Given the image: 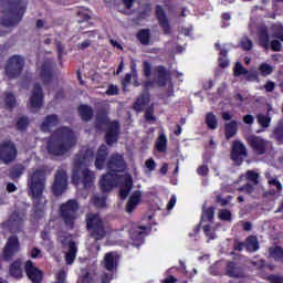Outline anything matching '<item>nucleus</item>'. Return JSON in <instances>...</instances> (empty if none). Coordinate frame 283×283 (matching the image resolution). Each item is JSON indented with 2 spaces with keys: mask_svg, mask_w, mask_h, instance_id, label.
Wrapping results in <instances>:
<instances>
[{
  "mask_svg": "<svg viewBox=\"0 0 283 283\" xmlns=\"http://www.w3.org/2000/svg\"><path fill=\"white\" fill-rule=\"evenodd\" d=\"M45 171L36 169L28 179L29 196L32 200L33 219L41 220L45 214L46 198L43 195L45 190Z\"/></svg>",
  "mask_w": 283,
  "mask_h": 283,
  "instance_id": "nucleus-1",
  "label": "nucleus"
},
{
  "mask_svg": "<svg viewBox=\"0 0 283 283\" xmlns=\"http://www.w3.org/2000/svg\"><path fill=\"white\" fill-rule=\"evenodd\" d=\"M76 142L69 126H60L46 138V151L53 157H63L76 146Z\"/></svg>",
  "mask_w": 283,
  "mask_h": 283,
  "instance_id": "nucleus-2",
  "label": "nucleus"
},
{
  "mask_svg": "<svg viewBox=\"0 0 283 283\" xmlns=\"http://www.w3.org/2000/svg\"><path fill=\"white\" fill-rule=\"evenodd\" d=\"M119 185V198L126 199L128 198L132 189H133V178L130 175L114 174L106 172L99 179V189L102 192H111Z\"/></svg>",
  "mask_w": 283,
  "mask_h": 283,
  "instance_id": "nucleus-3",
  "label": "nucleus"
},
{
  "mask_svg": "<svg viewBox=\"0 0 283 283\" xmlns=\"http://www.w3.org/2000/svg\"><path fill=\"white\" fill-rule=\"evenodd\" d=\"M107 156H109V149L105 144H102L96 151V157L94 159V167L97 170H102L105 168V165H106L108 169V174L116 175V174L124 172V170L127 168V164H125L123 155L114 154L108 158V161L106 164Z\"/></svg>",
  "mask_w": 283,
  "mask_h": 283,
  "instance_id": "nucleus-4",
  "label": "nucleus"
},
{
  "mask_svg": "<svg viewBox=\"0 0 283 283\" xmlns=\"http://www.w3.org/2000/svg\"><path fill=\"white\" fill-rule=\"evenodd\" d=\"M104 126H108L105 134L106 145L112 147L118 143L120 124L118 120L111 122L108 113L105 108H102L96 115L95 127L97 130H103Z\"/></svg>",
  "mask_w": 283,
  "mask_h": 283,
  "instance_id": "nucleus-5",
  "label": "nucleus"
},
{
  "mask_svg": "<svg viewBox=\"0 0 283 283\" xmlns=\"http://www.w3.org/2000/svg\"><path fill=\"white\" fill-rule=\"evenodd\" d=\"M9 8L3 11L4 15L0 18V24L3 28H14L24 18L27 6L22 0H8Z\"/></svg>",
  "mask_w": 283,
  "mask_h": 283,
  "instance_id": "nucleus-6",
  "label": "nucleus"
},
{
  "mask_svg": "<svg viewBox=\"0 0 283 283\" xmlns=\"http://www.w3.org/2000/svg\"><path fill=\"white\" fill-rule=\"evenodd\" d=\"M85 229L90 232L91 238L102 241L106 237L105 223L98 213H87L85 216Z\"/></svg>",
  "mask_w": 283,
  "mask_h": 283,
  "instance_id": "nucleus-7",
  "label": "nucleus"
},
{
  "mask_svg": "<svg viewBox=\"0 0 283 283\" xmlns=\"http://www.w3.org/2000/svg\"><path fill=\"white\" fill-rule=\"evenodd\" d=\"M78 209H80V205L76 199H71L60 205V208H59L60 217L62 218L64 224L69 229H74V223L77 220Z\"/></svg>",
  "mask_w": 283,
  "mask_h": 283,
  "instance_id": "nucleus-8",
  "label": "nucleus"
},
{
  "mask_svg": "<svg viewBox=\"0 0 283 283\" xmlns=\"http://www.w3.org/2000/svg\"><path fill=\"white\" fill-rule=\"evenodd\" d=\"M94 181H95V172L91 171L88 168H85L82 171H80L78 169H75L72 172V184L76 187L82 186L84 190H87L91 187H93Z\"/></svg>",
  "mask_w": 283,
  "mask_h": 283,
  "instance_id": "nucleus-9",
  "label": "nucleus"
},
{
  "mask_svg": "<svg viewBox=\"0 0 283 283\" xmlns=\"http://www.w3.org/2000/svg\"><path fill=\"white\" fill-rule=\"evenodd\" d=\"M25 61L21 55H12L8 59L4 67L6 75L9 80L19 78L22 71H24Z\"/></svg>",
  "mask_w": 283,
  "mask_h": 283,
  "instance_id": "nucleus-10",
  "label": "nucleus"
},
{
  "mask_svg": "<svg viewBox=\"0 0 283 283\" xmlns=\"http://www.w3.org/2000/svg\"><path fill=\"white\" fill-rule=\"evenodd\" d=\"M247 144L255 156L266 155L271 147V142L259 135H249L247 137Z\"/></svg>",
  "mask_w": 283,
  "mask_h": 283,
  "instance_id": "nucleus-11",
  "label": "nucleus"
},
{
  "mask_svg": "<svg viewBox=\"0 0 283 283\" xmlns=\"http://www.w3.org/2000/svg\"><path fill=\"white\" fill-rule=\"evenodd\" d=\"M249 157V150L247 146L240 142H233L230 150V160L234 163L237 167H241L244 163V159Z\"/></svg>",
  "mask_w": 283,
  "mask_h": 283,
  "instance_id": "nucleus-12",
  "label": "nucleus"
},
{
  "mask_svg": "<svg viewBox=\"0 0 283 283\" xmlns=\"http://www.w3.org/2000/svg\"><path fill=\"white\" fill-rule=\"evenodd\" d=\"M18 157V149L13 142L7 140L0 144V161L9 165Z\"/></svg>",
  "mask_w": 283,
  "mask_h": 283,
  "instance_id": "nucleus-13",
  "label": "nucleus"
},
{
  "mask_svg": "<svg viewBox=\"0 0 283 283\" xmlns=\"http://www.w3.org/2000/svg\"><path fill=\"white\" fill-rule=\"evenodd\" d=\"M95 154L94 149L83 147L80 153L75 155L74 165L77 169L88 168L90 165L94 161Z\"/></svg>",
  "mask_w": 283,
  "mask_h": 283,
  "instance_id": "nucleus-14",
  "label": "nucleus"
},
{
  "mask_svg": "<svg viewBox=\"0 0 283 283\" xmlns=\"http://www.w3.org/2000/svg\"><path fill=\"white\" fill-rule=\"evenodd\" d=\"M53 195L61 197L65 190H67V172L63 169H59L55 172L54 184L51 186Z\"/></svg>",
  "mask_w": 283,
  "mask_h": 283,
  "instance_id": "nucleus-15",
  "label": "nucleus"
},
{
  "mask_svg": "<svg viewBox=\"0 0 283 283\" xmlns=\"http://www.w3.org/2000/svg\"><path fill=\"white\" fill-rule=\"evenodd\" d=\"M20 250V241L18 235H12L7 240L2 251V259L7 262L11 261Z\"/></svg>",
  "mask_w": 283,
  "mask_h": 283,
  "instance_id": "nucleus-16",
  "label": "nucleus"
},
{
  "mask_svg": "<svg viewBox=\"0 0 283 283\" xmlns=\"http://www.w3.org/2000/svg\"><path fill=\"white\" fill-rule=\"evenodd\" d=\"M155 15L158 21L159 28H161L163 33L166 35L171 34V24L170 20L167 17V13L161 4L156 6Z\"/></svg>",
  "mask_w": 283,
  "mask_h": 283,
  "instance_id": "nucleus-17",
  "label": "nucleus"
},
{
  "mask_svg": "<svg viewBox=\"0 0 283 283\" xmlns=\"http://www.w3.org/2000/svg\"><path fill=\"white\" fill-rule=\"evenodd\" d=\"M44 102L43 87L41 83L33 84V90L30 97V106L32 109H42Z\"/></svg>",
  "mask_w": 283,
  "mask_h": 283,
  "instance_id": "nucleus-18",
  "label": "nucleus"
},
{
  "mask_svg": "<svg viewBox=\"0 0 283 283\" xmlns=\"http://www.w3.org/2000/svg\"><path fill=\"white\" fill-rule=\"evenodd\" d=\"M54 77V63L51 60L42 62L40 67V78L44 86L50 85Z\"/></svg>",
  "mask_w": 283,
  "mask_h": 283,
  "instance_id": "nucleus-19",
  "label": "nucleus"
},
{
  "mask_svg": "<svg viewBox=\"0 0 283 283\" xmlns=\"http://www.w3.org/2000/svg\"><path fill=\"white\" fill-rule=\"evenodd\" d=\"M24 273L32 283L43 282V271L34 266L33 261H25Z\"/></svg>",
  "mask_w": 283,
  "mask_h": 283,
  "instance_id": "nucleus-20",
  "label": "nucleus"
},
{
  "mask_svg": "<svg viewBox=\"0 0 283 283\" xmlns=\"http://www.w3.org/2000/svg\"><path fill=\"white\" fill-rule=\"evenodd\" d=\"M169 80L170 72L166 69V66H157L154 73V81L156 82L157 87H166Z\"/></svg>",
  "mask_w": 283,
  "mask_h": 283,
  "instance_id": "nucleus-21",
  "label": "nucleus"
},
{
  "mask_svg": "<svg viewBox=\"0 0 283 283\" xmlns=\"http://www.w3.org/2000/svg\"><path fill=\"white\" fill-rule=\"evenodd\" d=\"M150 103L149 92L142 91L140 95L136 97L135 103L133 104V109L137 113L145 111Z\"/></svg>",
  "mask_w": 283,
  "mask_h": 283,
  "instance_id": "nucleus-22",
  "label": "nucleus"
},
{
  "mask_svg": "<svg viewBox=\"0 0 283 283\" xmlns=\"http://www.w3.org/2000/svg\"><path fill=\"white\" fill-rule=\"evenodd\" d=\"M61 123L59 115L50 114L41 123V132L51 133L52 128H55Z\"/></svg>",
  "mask_w": 283,
  "mask_h": 283,
  "instance_id": "nucleus-23",
  "label": "nucleus"
},
{
  "mask_svg": "<svg viewBox=\"0 0 283 283\" xmlns=\"http://www.w3.org/2000/svg\"><path fill=\"white\" fill-rule=\"evenodd\" d=\"M77 115H80L82 122L88 123L93 120L94 118V109L91 105L88 104H80L77 105Z\"/></svg>",
  "mask_w": 283,
  "mask_h": 283,
  "instance_id": "nucleus-24",
  "label": "nucleus"
},
{
  "mask_svg": "<svg viewBox=\"0 0 283 283\" xmlns=\"http://www.w3.org/2000/svg\"><path fill=\"white\" fill-rule=\"evenodd\" d=\"M78 248L76 245V242L73 240H70L67 242V252L65 254V263L66 265H72L74 261L77 258Z\"/></svg>",
  "mask_w": 283,
  "mask_h": 283,
  "instance_id": "nucleus-25",
  "label": "nucleus"
},
{
  "mask_svg": "<svg viewBox=\"0 0 283 283\" xmlns=\"http://www.w3.org/2000/svg\"><path fill=\"white\" fill-rule=\"evenodd\" d=\"M239 133V122L231 119L229 123L224 124V136L227 140L234 138Z\"/></svg>",
  "mask_w": 283,
  "mask_h": 283,
  "instance_id": "nucleus-26",
  "label": "nucleus"
},
{
  "mask_svg": "<svg viewBox=\"0 0 283 283\" xmlns=\"http://www.w3.org/2000/svg\"><path fill=\"white\" fill-rule=\"evenodd\" d=\"M147 235V227L145 226H138L135 227L130 231V238L134 242L143 243L145 241V237Z\"/></svg>",
  "mask_w": 283,
  "mask_h": 283,
  "instance_id": "nucleus-27",
  "label": "nucleus"
},
{
  "mask_svg": "<svg viewBox=\"0 0 283 283\" xmlns=\"http://www.w3.org/2000/svg\"><path fill=\"white\" fill-rule=\"evenodd\" d=\"M25 171V167L22 164H14L11 168L8 169V176L11 180L19 179Z\"/></svg>",
  "mask_w": 283,
  "mask_h": 283,
  "instance_id": "nucleus-28",
  "label": "nucleus"
},
{
  "mask_svg": "<svg viewBox=\"0 0 283 283\" xmlns=\"http://www.w3.org/2000/svg\"><path fill=\"white\" fill-rule=\"evenodd\" d=\"M226 272L229 277L239 279L241 277L242 270L237 266L234 261H228Z\"/></svg>",
  "mask_w": 283,
  "mask_h": 283,
  "instance_id": "nucleus-29",
  "label": "nucleus"
},
{
  "mask_svg": "<svg viewBox=\"0 0 283 283\" xmlns=\"http://www.w3.org/2000/svg\"><path fill=\"white\" fill-rule=\"evenodd\" d=\"M244 243L247 252H258L260 249V243L256 235L248 237Z\"/></svg>",
  "mask_w": 283,
  "mask_h": 283,
  "instance_id": "nucleus-30",
  "label": "nucleus"
},
{
  "mask_svg": "<svg viewBox=\"0 0 283 283\" xmlns=\"http://www.w3.org/2000/svg\"><path fill=\"white\" fill-rule=\"evenodd\" d=\"M21 261L20 260H17V261H13L11 263V266H9V274L17 279V280H21L22 279V269H21Z\"/></svg>",
  "mask_w": 283,
  "mask_h": 283,
  "instance_id": "nucleus-31",
  "label": "nucleus"
},
{
  "mask_svg": "<svg viewBox=\"0 0 283 283\" xmlns=\"http://www.w3.org/2000/svg\"><path fill=\"white\" fill-rule=\"evenodd\" d=\"M136 39H137V41L140 42L142 45H149L150 39H151L150 30L142 29V30L137 31Z\"/></svg>",
  "mask_w": 283,
  "mask_h": 283,
  "instance_id": "nucleus-32",
  "label": "nucleus"
},
{
  "mask_svg": "<svg viewBox=\"0 0 283 283\" xmlns=\"http://www.w3.org/2000/svg\"><path fill=\"white\" fill-rule=\"evenodd\" d=\"M169 143V140L167 139V136L161 133L159 134L155 147L157 149L158 153L160 154H165L167 151V144Z\"/></svg>",
  "mask_w": 283,
  "mask_h": 283,
  "instance_id": "nucleus-33",
  "label": "nucleus"
},
{
  "mask_svg": "<svg viewBox=\"0 0 283 283\" xmlns=\"http://www.w3.org/2000/svg\"><path fill=\"white\" fill-rule=\"evenodd\" d=\"M105 269L108 272H113L116 268L115 254L113 252L105 254Z\"/></svg>",
  "mask_w": 283,
  "mask_h": 283,
  "instance_id": "nucleus-34",
  "label": "nucleus"
},
{
  "mask_svg": "<svg viewBox=\"0 0 283 283\" xmlns=\"http://www.w3.org/2000/svg\"><path fill=\"white\" fill-rule=\"evenodd\" d=\"M205 123H206V125H208V128L210 130H216L218 127V119H217V116L214 115V113L206 114Z\"/></svg>",
  "mask_w": 283,
  "mask_h": 283,
  "instance_id": "nucleus-35",
  "label": "nucleus"
},
{
  "mask_svg": "<svg viewBox=\"0 0 283 283\" xmlns=\"http://www.w3.org/2000/svg\"><path fill=\"white\" fill-rule=\"evenodd\" d=\"M15 107H17V97L11 92L6 93L4 108L6 109H13Z\"/></svg>",
  "mask_w": 283,
  "mask_h": 283,
  "instance_id": "nucleus-36",
  "label": "nucleus"
},
{
  "mask_svg": "<svg viewBox=\"0 0 283 283\" xmlns=\"http://www.w3.org/2000/svg\"><path fill=\"white\" fill-rule=\"evenodd\" d=\"M270 254L274 261L283 262V247L276 245L270 249Z\"/></svg>",
  "mask_w": 283,
  "mask_h": 283,
  "instance_id": "nucleus-37",
  "label": "nucleus"
},
{
  "mask_svg": "<svg viewBox=\"0 0 283 283\" xmlns=\"http://www.w3.org/2000/svg\"><path fill=\"white\" fill-rule=\"evenodd\" d=\"M273 137L279 145H283V123H279L273 129Z\"/></svg>",
  "mask_w": 283,
  "mask_h": 283,
  "instance_id": "nucleus-38",
  "label": "nucleus"
},
{
  "mask_svg": "<svg viewBox=\"0 0 283 283\" xmlns=\"http://www.w3.org/2000/svg\"><path fill=\"white\" fill-rule=\"evenodd\" d=\"M154 114H155V107H154V104H151L147 108H145V114H144L145 122L155 123L157 118L155 117Z\"/></svg>",
  "mask_w": 283,
  "mask_h": 283,
  "instance_id": "nucleus-39",
  "label": "nucleus"
},
{
  "mask_svg": "<svg viewBox=\"0 0 283 283\" xmlns=\"http://www.w3.org/2000/svg\"><path fill=\"white\" fill-rule=\"evenodd\" d=\"M259 71L262 77H268L274 72V67L264 62L260 64Z\"/></svg>",
  "mask_w": 283,
  "mask_h": 283,
  "instance_id": "nucleus-40",
  "label": "nucleus"
},
{
  "mask_svg": "<svg viewBox=\"0 0 283 283\" xmlns=\"http://www.w3.org/2000/svg\"><path fill=\"white\" fill-rule=\"evenodd\" d=\"M269 42H270V38H269L268 31L266 30L261 31V33H260V45H261V48L264 49V50H269V48H270Z\"/></svg>",
  "mask_w": 283,
  "mask_h": 283,
  "instance_id": "nucleus-41",
  "label": "nucleus"
},
{
  "mask_svg": "<svg viewBox=\"0 0 283 283\" xmlns=\"http://www.w3.org/2000/svg\"><path fill=\"white\" fill-rule=\"evenodd\" d=\"M256 123L262 127V128H269L271 124V118L268 115L264 114H259L256 115Z\"/></svg>",
  "mask_w": 283,
  "mask_h": 283,
  "instance_id": "nucleus-42",
  "label": "nucleus"
},
{
  "mask_svg": "<svg viewBox=\"0 0 283 283\" xmlns=\"http://www.w3.org/2000/svg\"><path fill=\"white\" fill-rule=\"evenodd\" d=\"M17 129L20 132H25L28 126H29V119L25 116H22L19 118V120H17Z\"/></svg>",
  "mask_w": 283,
  "mask_h": 283,
  "instance_id": "nucleus-43",
  "label": "nucleus"
},
{
  "mask_svg": "<svg viewBox=\"0 0 283 283\" xmlns=\"http://www.w3.org/2000/svg\"><path fill=\"white\" fill-rule=\"evenodd\" d=\"M202 219L208 220V222H213L214 220V207H209L203 210Z\"/></svg>",
  "mask_w": 283,
  "mask_h": 283,
  "instance_id": "nucleus-44",
  "label": "nucleus"
},
{
  "mask_svg": "<svg viewBox=\"0 0 283 283\" xmlns=\"http://www.w3.org/2000/svg\"><path fill=\"white\" fill-rule=\"evenodd\" d=\"M93 205L96 208H104L106 207V197L105 196H94L93 197Z\"/></svg>",
  "mask_w": 283,
  "mask_h": 283,
  "instance_id": "nucleus-45",
  "label": "nucleus"
},
{
  "mask_svg": "<svg viewBox=\"0 0 283 283\" xmlns=\"http://www.w3.org/2000/svg\"><path fill=\"white\" fill-rule=\"evenodd\" d=\"M248 69L244 67L241 62H237L234 65V76H241L248 74Z\"/></svg>",
  "mask_w": 283,
  "mask_h": 283,
  "instance_id": "nucleus-46",
  "label": "nucleus"
},
{
  "mask_svg": "<svg viewBox=\"0 0 283 283\" xmlns=\"http://www.w3.org/2000/svg\"><path fill=\"white\" fill-rule=\"evenodd\" d=\"M247 180L253 182V185H259V174L253 170H248L245 172Z\"/></svg>",
  "mask_w": 283,
  "mask_h": 283,
  "instance_id": "nucleus-47",
  "label": "nucleus"
},
{
  "mask_svg": "<svg viewBox=\"0 0 283 283\" xmlns=\"http://www.w3.org/2000/svg\"><path fill=\"white\" fill-rule=\"evenodd\" d=\"M219 219L221 221H226V222L231 221V219H232L231 211L228 209H221L219 212Z\"/></svg>",
  "mask_w": 283,
  "mask_h": 283,
  "instance_id": "nucleus-48",
  "label": "nucleus"
},
{
  "mask_svg": "<svg viewBox=\"0 0 283 283\" xmlns=\"http://www.w3.org/2000/svg\"><path fill=\"white\" fill-rule=\"evenodd\" d=\"M143 73L146 78H149L151 75V64L148 60L143 62Z\"/></svg>",
  "mask_w": 283,
  "mask_h": 283,
  "instance_id": "nucleus-49",
  "label": "nucleus"
},
{
  "mask_svg": "<svg viewBox=\"0 0 283 283\" xmlns=\"http://www.w3.org/2000/svg\"><path fill=\"white\" fill-rule=\"evenodd\" d=\"M67 273H65L64 270H60L55 275V282L54 283H67Z\"/></svg>",
  "mask_w": 283,
  "mask_h": 283,
  "instance_id": "nucleus-50",
  "label": "nucleus"
},
{
  "mask_svg": "<svg viewBox=\"0 0 283 283\" xmlns=\"http://www.w3.org/2000/svg\"><path fill=\"white\" fill-rule=\"evenodd\" d=\"M203 233L210 241L216 239V232L211 229L210 224L203 226Z\"/></svg>",
  "mask_w": 283,
  "mask_h": 283,
  "instance_id": "nucleus-51",
  "label": "nucleus"
},
{
  "mask_svg": "<svg viewBox=\"0 0 283 283\" xmlns=\"http://www.w3.org/2000/svg\"><path fill=\"white\" fill-rule=\"evenodd\" d=\"M241 48L244 51H251L253 48L252 40L250 38H243V40L241 41Z\"/></svg>",
  "mask_w": 283,
  "mask_h": 283,
  "instance_id": "nucleus-52",
  "label": "nucleus"
},
{
  "mask_svg": "<svg viewBox=\"0 0 283 283\" xmlns=\"http://www.w3.org/2000/svg\"><path fill=\"white\" fill-rule=\"evenodd\" d=\"M140 200H142V192L139 190L134 191L130 198H128V202L137 203V205H139Z\"/></svg>",
  "mask_w": 283,
  "mask_h": 283,
  "instance_id": "nucleus-53",
  "label": "nucleus"
},
{
  "mask_svg": "<svg viewBox=\"0 0 283 283\" xmlns=\"http://www.w3.org/2000/svg\"><path fill=\"white\" fill-rule=\"evenodd\" d=\"M9 221L15 224H21L23 222V219L18 211H13L11 217H9Z\"/></svg>",
  "mask_w": 283,
  "mask_h": 283,
  "instance_id": "nucleus-54",
  "label": "nucleus"
},
{
  "mask_svg": "<svg viewBox=\"0 0 283 283\" xmlns=\"http://www.w3.org/2000/svg\"><path fill=\"white\" fill-rule=\"evenodd\" d=\"M270 48L273 52H280L282 51V41H279V40H272L271 43H270Z\"/></svg>",
  "mask_w": 283,
  "mask_h": 283,
  "instance_id": "nucleus-55",
  "label": "nucleus"
},
{
  "mask_svg": "<svg viewBox=\"0 0 283 283\" xmlns=\"http://www.w3.org/2000/svg\"><path fill=\"white\" fill-rule=\"evenodd\" d=\"M268 184L270 186L276 187L277 191H282L283 190L282 184L276 178L270 177L269 180H268Z\"/></svg>",
  "mask_w": 283,
  "mask_h": 283,
  "instance_id": "nucleus-56",
  "label": "nucleus"
},
{
  "mask_svg": "<svg viewBox=\"0 0 283 283\" xmlns=\"http://www.w3.org/2000/svg\"><path fill=\"white\" fill-rule=\"evenodd\" d=\"M132 83V74L127 73L124 78L122 80V86H123V91L127 92V87L128 85Z\"/></svg>",
  "mask_w": 283,
  "mask_h": 283,
  "instance_id": "nucleus-57",
  "label": "nucleus"
},
{
  "mask_svg": "<svg viewBox=\"0 0 283 283\" xmlns=\"http://www.w3.org/2000/svg\"><path fill=\"white\" fill-rule=\"evenodd\" d=\"M106 94L109 96H115L119 94V88L118 86L114 85V84H109L108 88L106 91Z\"/></svg>",
  "mask_w": 283,
  "mask_h": 283,
  "instance_id": "nucleus-58",
  "label": "nucleus"
},
{
  "mask_svg": "<svg viewBox=\"0 0 283 283\" xmlns=\"http://www.w3.org/2000/svg\"><path fill=\"white\" fill-rule=\"evenodd\" d=\"M244 76L248 81H256L259 78V73L258 71H247Z\"/></svg>",
  "mask_w": 283,
  "mask_h": 283,
  "instance_id": "nucleus-59",
  "label": "nucleus"
},
{
  "mask_svg": "<svg viewBox=\"0 0 283 283\" xmlns=\"http://www.w3.org/2000/svg\"><path fill=\"white\" fill-rule=\"evenodd\" d=\"M145 167L146 169H148L149 171H154L157 167L156 161L154 160V158H149L145 161Z\"/></svg>",
  "mask_w": 283,
  "mask_h": 283,
  "instance_id": "nucleus-60",
  "label": "nucleus"
},
{
  "mask_svg": "<svg viewBox=\"0 0 283 283\" xmlns=\"http://www.w3.org/2000/svg\"><path fill=\"white\" fill-rule=\"evenodd\" d=\"M273 38L276 39L275 41L283 42V27L273 31Z\"/></svg>",
  "mask_w": 283,
  "mask_h": 283,
  "instance_id": "nucleus-61",
  "label": "nucleus"
},
{
  "mask_svg": "<svg viewBox=\"0 0 283 283\" xmlns=\"http://www.w3.org/2000/svg\"><path fill=\"white\" fill-rule=\"evenodd\" d=\"M268 281L270 283H283V276H279L276 274H272L268 276Z\"/></svg>",
  "mask_w": 283,
  "mask_h": 283,
  "instance_id": "nucleus-62",
  "label": "nucleus"
},
{
  "mask_svg": "<svg viewBox=\"0 0 283 283\" xmlns=\"http://www.w3.org/2000/svg\"><path fill=\"white\" fill-rule=\"evenodd\" d=\"M81 283H97L94 276H91L90 273L83 275Z\"/></svg>",
  "mask_w": 283,
  "mask_h": 283,
  "instance_id": "nucleus-63",
  "label": "nucleus"
},
{
  "mask_svg": "<svg viewBox=\"0 0 283 283\" xmlns=\"http://www.w3.org/2000/svg\"><path fill=\"white\" fill-rule=\"evenodd\" d=\"M244 248H247V244L244 242L238 241V240L234 241V245H233L234 251L241 252L243 251Z\"/></svg>",
  "mask_w": 283,
  "mask_h": 283,
  "instance_id": "nucleus-64",
  "label": "nucleus"
}]
</instances>
